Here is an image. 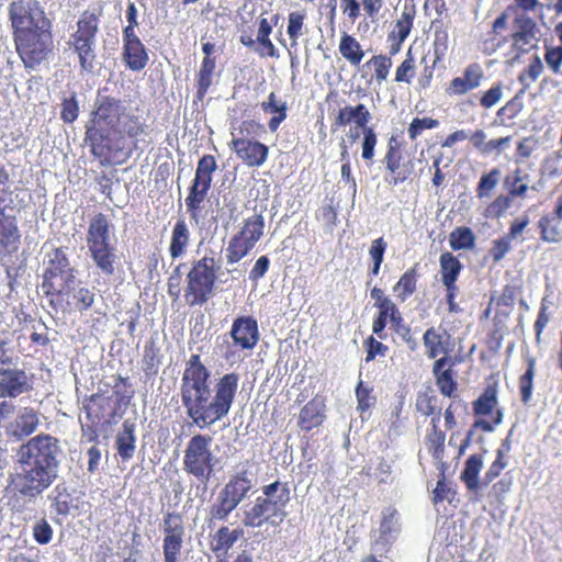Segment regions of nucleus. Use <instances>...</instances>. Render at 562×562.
Instances as JSON below:
<instances>
[{"label":"nucleus","instance_id":"nucleus-1","mask_svg":"<svg viewBox=\"0 0 562 562\" xmlns=\"http://www.w3.org/2000/svg\"><path fill=\"white\" fill-rule=\"evenodd\" d=\"M14 470L10 485L22 498L33 501L59 477L64 450L59 439L40 434L15 449Z\"/></svg>","mask_w":562,"mask_h":562},{"label":"nucleus","instance_id":"nucleus-2","mask_svg":"<svg viewBox=\"0 0 562 562\" xmlns=\"http://www.w3.org/2000/svg\"><path fill=\"white\" fill-rule=\"evenodd\" d=\"M211 371L183 373L180 384L181 403L187 416L201 429L224 418L236 396L239 375L224 374L211 389Z\"/></svg>","mask_w":562,"mask_h":562},{"label":"nucleus","instance_id":"nucleus-3","mask_svg":"<svg viewBox=\"0 0 562 562\" xmlns=\"http://www.w3.org/2000/svg\"><path fill=\"white\" fill-rule=\"evenodd\" d=\"M125 117L126 108L121 100L109 95L97 98L95 109L87 125L85 139L94 157H105L117 148L115 144L117 133Z\"/></svg>","mask_w":562,"mask_h":562},{"label":"nucleus","instance_id":"nucleus-4","mask_svg":"<svg viewBox=\"0 0 562 562\" xmlns=\"http://www.w3.org/2000/svg\"><path fill=\"white\" fill-rule=\"evenodd\" d=\"M291 501V490L288 482L279 480L263 485L261 495L244 504L241 524L247 528H260L265 524L277 525L286 517L285 507Z\"/></svg>","mask_w":562,"mask_h":562},{"label":"nucleus","instance_id":"nucleus-5","mask_svg":"<svg viewBox=\"0 0 562 562\" xmlns=\"http://www.w3.org/2000/svg\"><path fill=\"white\" fill-rule=\"evenodd\" d=\"M47 263L43 274V289L48 295H58L75 290L82 282L78 270L70 263L66 249L55 248L47 254Z\"/></svg>","mask_w":562,"mask_h":562},{"label":"nucleus","instance_id":"nucleus-6","mask_svg":"<svg viewBox=\"0 0 562 562\" xmlns=\"http://www.w3.org/2000/svg\"><path fill=\"white\" fill-rule=\"evenodd\" d=\"M212 437L198 434L191 437L183 456V469L198 481L206 484L215 471L216 457L211 450Z\"/></svg>","mask_w":562,"mask_h":562},{"label":"nucleus","instance_id":"nucleus-7","mask_svg":"<svg viewBox=\"0 0 562 562\" xmlns=\"http://www.w3.org/2000/svg\"><path fill=\"white\" fill-rule=\"evenodd\" d=\"M216 266L212 257H203L194 262L187 276L184 297L190 306L205 304L214 294Z\"/></svg>","mask_w":562,"mask_h":562},{"label":"nucleus","instance_id":"nucleus-8","mask_svg":"<svg viewBox=\"0 0 562 562\" xmlns=\"http://www.w3.org/2000/svg\"><path fill=\"white\" fill-rule=\"evenodd\" d=\"M98 31V16L86 11L77 22V31L70 36V44L78 55L80 69L88 74L94 70Z\"/></svg>","mask_w":562,"mask_h":562},{"label":"nucleus","instance_id":"nucleus-9","mask_svg":"<svg viewBox=\"0 0 562 562\" xmlns=\"http://www.w3.org/2000/svg\"><path fill=\"white\" fill-rule=\"evenodd\" d=\"M13 38L45 27H52L37 0H14L8 8Z\"/></svg>","mask_w":562,"mask_h":562},{"label":"nucleus","instance_id":"nucleus-10","mask_svg":"<svg viewBox=\"0 0 562 562\" xmlns=\"http://www.w3.org/2000/svg\"><path fill=\"white\" fill-rule=\"evenodd\" d=\"M50 29L45 27L13 38L16 52L25 68L35 69L52 53L53 36Z\"/></svg>","mask_w":562,"mask_h":562},{"label":"nucleus","instance_id":"nucleus-11","mask_svg":"<svg viewBox=\"0 0 562 562\" xmlns=\"http://www.w3.org/2000/svg\"><path fill=\"white\" fill-rule=\"evenodd\" d=\"M30 389V378L23 368L13 364L0 370V397L14 398Z\"/></svg>","mask_w":562,"mask_h":562},{"label":"nucleus","instance_id":"nucleus-12","mask_svg":"<svg viewBox=\"0 0 562 562\" xmlns=\"http://www.w3.org/2000/svg\"><path fill=\"white\" fill-rule=\"evenodd\" d=\"M232 148L249 167L262 166L268 157L269 148L267 145L246 137L233 138Z\"/></svg>","mask_w":562,"mask_h":562},{"label":"nucleus","instance_id":"nucleus-13","mask_svg":"<svg viewBox=\"0 0 562 562\" xmlns=\"http://www.w3.org/2000/svg\"><path fill=\"white\" fill-rule=\"evenodd\" d=\"M231 336L234 342L243 349H252L259 340L258 324L251 316H240L234 319Z\"/></svg>","mask_w":562,"mask_h":562},{"label":"nucleus","instance_id":"nucleus-14","mask_svg":"<svg viewBox=\"0 0 562 562\" xmlns=\"http://www.w3.org/2000/svg\"><path fill=\"white\" fill-rule=\"evenodd\" d=\"M41 422L37 412L32 407H22L16 416L8 426V435L16 440H21L34 434Z\"/></svg>","mask_w":562,"mask_h":562},{"label":"nucleus","instance_id":"nucleus-15","mask_svg":"<svg viewBox=\"0 0 562 562\" xmlns=\"http://www.w3.org/2000/svg\"><path fill=\"white\" fill-rule=\"evenodd\" d=\"M401 531L400 515L395 508L387 507L382 512L379 538L375 540V551H385L395 541Z\"/></svg>","mask_w":562,"mask_h":562},{"label":"nucleus","instance_id":"nucleus-16","mask_svg":"<svg viewBox=\"0 0 562 562\" xmlns=\"http://www.w3.org/2000/svg\"><path fill=\"white\" fill-rule=\"evenodd\" d=\"M47 499L50 503V515L52 519L61 524L60 517H67L70 515L72 508V498L67 487L64 484H58L47 495Z\"/></svg>","mask_w":562,"mask_h":562},{"label":"nucleus","instance_id":"nucleus-17","mask_svg":"<svg viewBox=\"0 0 562 562\" xmlns=\"http://www.w3.org/2000/svg\"><path fill=\"white\" fill-rule=\"evenodd\" d=\"M255 484L249 477L247 470H243L233 475L224 485V492L237 504H241L252 491Z\"/></svg>","mask_w":562,"mask_h":562},{"label":"nucleus","instance_id":"nucleus-18","mask_svg":"<svg viewBox=\"0 0 562 562\" xmlns=\"http://www.w3.org/2000/svg\"><path fill=\"white\" fill-rule=\"evenodd\" d=\"M370 120L371 113L364 104L359 103L355 106L347 105L340 109L335 117V125L346 126L350 123H355L357 127H361L362 131H364L366 128H370L367 126Z\"/></svg>","mask_w":562,"mask_h":562},{"label":"nucleus","instance_id":"nucleus-19","mask_svg":"<svg viewBox=\"0 0 562 562\" xmlns=\"http://www.w3.org/2000/svg\"><path fill=\"white\" fill-rule=\"evenodd\" d=\"M135 430V420L127 418L123 422L122 429L117 432L115 437L117 453L122 458V460H130L134 456L136 448Z\"/></svg>","mask_w":562,"mask_h":562},{"label":"nucleus","instance_id":"nucleus-20","mask_svg":"<svg viewBox=\"0 0 562 562\" xmlns=\"http://www.w3.org/2000/svg\"><path fill=\"white\" fill-rule=\"evenodd\" d=\"M91 254V258L95 263L97 268L102 272L105 277H111L115 272V263H116V254L115 247L111 244L105 245H97L93 247H88Z\"/></svg>","mask_w":562,"mask_h":562},{"label":"nucleus","instance_id":"nucleus-21","mask_svg":"<svg viewBox=\"0 0 562 562\" xmlns=\"http://www.w3.org/2000/svg\"><path fill=\"white\" fill-rule=\"evenodd\" d=\"M483 78V70L476 63L469 65L463 72L462 77L453 78L450 82V87L457 94L467 93L480 87Z\"/></svg>","mask_w":562,"mask_h":562},{"label":"nucleus","instance_id":"nucleus-22","mask_svg":"<svg viewBox=\"0 0 562 562\" xmlns=\"http://www.w3.org/2000/svg\"><path fill=\"white\" fill-rule=\"evenodd\" d=\"M514 26L516 31L512 34V38L515 46L528 45L531 41L537 40V24L536 22L526 14H519L514 20Z\"/></svg>","mask_w":562,"mask_h":562},{"label":"nucleus","instance_id":"nucleus-23","mask_svg":"<svg viewBox=\"0 0 562 562\" xmlns=\"http://www.w3.org/2000/svg\"><path fill=\"white\" fill-rule=\"evenodd\" d=\"M482 468L483 457L481 454H471L464 463L460 479L472 493H476L481 487H484L482 481L479 480Z\"/></svg>","mask_w":562,"mask_h":562},{"label":"nucleus","instance_id":"nucleus-24","mask_svg":"<svg viewBox=\"0 0 562 562\" xmlns=\"http://www.w3.org/2000/svg\"><path fill=\"white\" fill-rule=\"evenodd\" d=\"M244 535V530L236 528L231 530L227 526H222L214 535L212 541V551L220 558L221 554L226 555L228 550Z\"/></svg>","mask_w":562,"mask_h":562},{"label":"nucleus","instance_id":"nucleus-25","mask_svg":"<svg viewBox=\"0 0 562 562\" xmlns=\"http://www.w3.org/2000/svg\"><path fill=\"white\" fill-rule=\"evenodd\" d=\"M123 60L133 71H140L146 67L148 54L142 41L123 45Z\"/></svg>","mask_w":562,"mask_h":562},{"label":"nucleus","instance_id":"nucleus-26","mask_svg":"<svg viewBox=\"0 0 562 562\" xmlns=\"http://www.w3.org/2000/svg\"><path fill=\"white\" fill-rule=\"evenodd\" d=\"M110 225L104 214L95 215L89 225L87 243L88 247L110 244Z\"/></svg>","mask_w":562,"mask_h":562},{"label":"nucleus","instance_id":"nucleus-27","mask_svg":"<svg viewBox=\"0 0 562 562\" xmlns=\"http://www.w3.org/2000/svg\"><path fill=\"white\" fill-rule=\"evenodd\" d=\"M323 403L321 401L313 400L308 402L300 413L299 425L301 429L310 431L313 428L319 426L324 420Z\"/></svg>","mask_w":562,"mask_h":562},{"label":"nucleus","instance_id":"nucleus-28","mask_svg":"<svg viewBox=\"0 0 562 562\" xmlns=\"http://www.w3.org/2000/svg\"><path fill=\"white\" fill-rule=\"evenodd\" d=\"M19 363L20 356L16 350L14 334L8 330H0V370Z\"/></svg>","mask_w":562,"mask_h":562},{"label":"nucleus","instance_id":"nucleus-29","mask_svg":"<svg viewBox=\"0 0 562 562\" xmlns=\"http://www.w3.org/2000/svg\"><path fill=\"white\" fill-rule=\"evenodd\" d=\"M441 282L443 285H457L456 282L462 270V263L451 252H443L439 258Z\"/></svg>","mask_w":562,"mask_h":562},{"label":"nucleus","instance_id":"nucleus-30","mask_svg":"<svg viewBox=\"0 0 562 562\" xmlns=\"http://www.w3.org/2000/svg\"><path fill=\"white\" fill-rule=\"evenodd\" d=\"M190 232L187 223L183 220L176 222L171 240L169 246V252L172 259H177L183 255L186 247L189 244Z\"/></svg>","mask_w":562,"mask_h":562},{"label":"nucleus","instance_id":"nucleus-31","mask_svg":"<svg viewBox=\"0 0 562 562\" xmlns=\"http://www.w3.org/2000/svg\"><path fill=\"white\" fill-rule=\"evenodd\" d=\"M74 288L75 290L58 295L66 297L68 304H74L78 312L82 313L88 311L93 305L94 293L90 289L81 286V284L75 285Z\"/></svg>","mask_w":562,"mask_h":562},{"label":"nucleus","instance_id":"nucleus-32","mask_svg":"<svg viewBox=\"0 0 562 562\" xmlns=\"http://www.w3.org/2000/svg\"><path fill=\"white\" fill-rule=\"evenodd\" d=\"M261 108L266 113L276 114L270 119L268 123L269 130L271 132H276L279 128L281 122H283L286 119V102H278L276 93L271 92L268 97V100L266 102H262Z\"/></svg>","mask_w":562,"mask_h":562},{"label":"nucleus","instance_id":"nucleus-33","mask_svg":"<svg viewBox=\"0 0 562 562\" xmlns=\"http://www.w3.org/2000/svg\"><path fill=\"white\" fill-rule=\"evenodd\" d=\"M265 220L261 213H255L252 216L245 220L244 227L238 234L249 245H255L263 235Z\"/></svg>","mask_w":562,"mask_h":562},{"label":"nucleus","instance_id":"nucleus-34","mask_svg":"<svg viewBox=\"0 0 562 562\" xmlns=\"http://www.w3.org/2000/svg\"><path fill=\"white\" fill-rule=\"evenodd\" d=\"M238 507V505L222 488L210 508L211 519L223 521Z\"/></svg>","mask_w":562,"mask_h":562},{"label":"nucleus","instance_id":"nucleus-35","mask_svg":"<svg viewBox=\"0 0 562 562\" xmlns=\"http://www.w3.org/2000/svg\"><path fill=\"white\" fill-rule=\"evenodd\" d=\"M416 283L417 268L415 266L403 273L397 283L393 286V292L396 293L401 302H405L416 291Z\"/></svg>","mask_w":562,"mask_h":562},{"label":"nucleus","instance_id":"nucleus-36","mask_svg":"<svg viewBox=\"0 0 562 562\" xmlns=\"http://www.w3.org/2000/svg\"><path fill=\"white\" fill-rule=\"evenodd\" d=\"M339 52L352 65H359L364 56L359 42L346 33L340 38Z\"/></svg>","mask_w":562,"mask_h":562},{"label":"nucleus","instance_id":"nucleus-37","mask_svg":"<svg viewBox=\"0 0 562 562\" xmlns=\"http://www.w3.org/2000/svg\"><path fill=\"white\" fill-rule=\"evenodd\" d=\"M526 362L527 369L525 373L519 378V391L521 402L524 404H528L532 397L533 378L536 374V359L533 357H528Z\"/></svg>","mask_w":562,"mask_h":562},{"label":"nucleus","instance_id":"nucleus-38","mask_svg":"<svg viewBox=\"0 0 562 562\" xmlns=\"http://www.w3.org/2000/svg\"><path fill=\"white\" fill-rule=\"evenodd\" d=\"M215 69V59L204 57L198 74V95L200 99L204 97L212 85V76Z\"/></svg>","mask_w":562,"mask_h":562},{"label":"nucleus","instance_id":"nucleus-39","mask_svg":"<svg viewBox=\"0 0 562 562\" xmlns=\"http://www.w3.org/2000/svg\"><path fill=\"white\" fill-rule=\"evenodd\" d=\"M254 248L249 245L240 235H235L226 248L227 263L233 265L238 262L240 259L246 257L248 252Z\"/></svg>","mask_w":562,"mask_h":562},{"label":"nucleus","instance_id":"nucleus-40","mask_svg":"<svg viewBox=\"0 0 562 562\" xmlns=\"http://www.w3.org/2000/svg\"><path fill=\"white\" fill-rule=\"evenodd\" d=\"M449 244L453 250L472 249L475 236L469 227H458L449 236Z\"/></svg>","mask_w":562,"mask_h":562},{"label":"nucleus","instance_id":"nucleus-41","mask_svg":"<svg viewBox=\"0 0 562 562\" xmlns=\"http://www.w3.org/2000/svg\"><path fill=\"white\" fill-rule=\"evenodd\" d=\"M164 537L184 536L182 516L176 512H168L162 519Z\"/></svg>","mask_w":562,"mask_h":562},{"label":"nucleus","instance_id":"nucleus-42","mask_svg":"<svg viewBox=\"0 0 562 562\" xmlns=\"http://www.w3.org/2000/svg\"><path fill=\"white\" fill-rule=\"evenodd\" d=\"M184 536L164 537L162 553L165 562H179Z\"/></svg>","mask_w":562,"mask_h":562},{"label":"nucleus","instance_id":"nucleus-43","mask_svg":"<svg viewBox=\"0 0 562 562\" xmlns=\"http://www.w3.org/2000/svg\"><path fill=\"white\" fill-rule=\"evenodd\" d=\"M161 362L159 349L154 344L145 346L143 358V371L146 375H155Z\"/></svg>","mask_w":562,"mask_h":562},{"label":"nucleus","instance_id":"nucleus-44","mask_svg":"<svg viewBox=\"0 0 562 562\" xmlns=\"http://www.w3.org/2000/svg\"><path fill=\"white\" fill-rule=\"evenodd\" d=\"M19 227L0 235V259L12 256L18 251L20 246Z\"/></svg>","mask_w":562,"mask_h":562},{"label":"nucleus","instance_id":"nucleus-45","mask_svg":"<svg viewBox=\"0 0 562 562\" xmlns=\"http://www.w3.org/2000/svg\"><path fill=\"white\" fill-rule=\"evenodd\" d=\"M497 403L496 391L493 387H487L482 395L473 403L475 415L490 414Z\"/></svg>","mask_w":562,"mask_h":562},{"label":"nucleus","instance_id":"nucleus-46","mask_svg":"<svg viewBox=\"0 0 562 562\" xmlns=\"http://www.w3.org/2000/svg\"><path fill=\"white\" fill-rule=\"evenodd\" d=\"M207 192L209 189L203 188L202 186H199L192 181V184L189 188V194L186 198L187 210L192 213V216H195V213L200 209L201 203L206 198Z\"/></svg>","mask_w":562,"mask_h":562},{"label":"nucleus","instance_id":"nucleus-47","mask_svg":"<svg viewBox=\"0 0 562 562\" xmlns=\"http://www.w3.org/2000/svg\"><path fill=\"white\" fill-rule=\"evenodd\" d=\"M501 177V170L493 168L488 173L481 177L477 184V196L487 198L491 195V191L497 186Z\"/></svg>","mask_w":562,"mask_h":562},{"label":"nucleus","instance_id":"nucleus-48","mask_svg":"<svg viewBox=\"0 0 562 562\" xmlns=\"http://www.w3.org/2000/svg\"><path fill=\"white\" fill-rule=\"evenodd\" d=\"M390 322L393 330L405 341L412 351H415L418 348V341L413 337L411 328L404 324L401 314Z\"/></svg>","mask_w":562,"mask_h":562},{"label":"nucleus","instance_id":"nucleus-49","mask_svg":"<svg viewBox=\"0 0 562 562\" xmlns=\"http://www.w3.org/2000/svg\"><path fill=\"white\" fill-rule=\"evenodd\" d=\"M424 345L427 348V356L435 359L442 349L441 336L435 330L434 327L428 328L424 334Z\"/></svg>","mask_w":562,"mask_h":562},{"label":"nucleus","instance_id":"nucleus-50","mask_svg":"<svg viewBox=\"0 0 562 562\" xmlns=\"http://www.w3.org/2000/svg\"><path fill=\"white\" fill-rule=\"evenodd\" d=\"M14 209V203L0 205V235L18 228L16 216L13 214Z\"/></svg>","mask_w":562,"mask_h":562},{"label":"nucleus","instance_id":"nucleus-51","mask_svg":"<svg viewBox=\"0 0 562 562\" xmlns=\"http://www.w3.org/2000/svg\"><path fill=\"white\" fill-rule=\"evenodd\" d=\"M79 104L76 92H72L69 98H65L61 103L60 117L65 123H72L78 119Z\"/></svg>","mask_w":562,"mask_h":562},{"label":"nucleus","instance_id":"nucleus-52","mask_svg":"<svg viewBox=\"0 0 562 562\" xmlns=\"http://www.w3.org/2000/svg\"><path fill=\"white\" fill-rule=\"evenodd\" d=\"M524 178L520 175V170H516L514 176H507L504 184L509 191L512 196H522L528 190V184L522 182Z\"/></svg>","mask_w":562,"mask_h":562},{"label":"nucleus","instance_id":"nucleus-53","mask_svg":"<svg viewBox=\"0 0 562 562\" xmlns=\"http://www.w3.org/2000/svg\"><path fill=\"white\" fill-rule=\"evenodd\" d=\"M439 125L437 120L430 117H415L408 127V136L412 140L416 139L424 130L436 128Z\"/></svg>","mask_w":562,"mask_h":562},{"label":"nucleus","instance_id":"nucleus-54","mask_svg":"<svg viewBox=\"0 0 562 562\" xmlns=\"http://www.w3.org/2000/svg\"><path fill=\"white\" fill-rule=\"evenodd\" d=\"M33 538L40 544H47L53 538V528L45 518L38 519L33 526Z\"/></svg>","mask_w":562,"mask_h":562},{"label":"nucleus","instance_id":"nucleus-55","mask_svg":"<svg viewBox=\"0 0 562 562\" xmlns=\"http://www.w3.org/2000/svg\"><path fill=\"white\" fill-rule=\"evenodd\" d=\"M9 183V171L3 165H0V205L14 203L13 191L10 189Z\"/></svg>","mask_w":562,"mask_h":562},{"label":"nucleus","instance_id":"nucleus-56","mask_svg":"<svg viewBox=\"0 0 562 562\" xmlns=\"http://www.w3.org/2000/svg\"><path fill=\"white\" fill-rule=\"evenodd\" d=\"M305 15L301 12H291L289 14V23H288V35L292 41V46H295L297 43V38L301 35V30L303 26Z\"/></svg>","mask_w":562,"mask_h":562},{"label":"nucleus","instance_id":"nucleus-57","mask_svg":"<svg viewBox=\"0 0 562 562\" xmlns=\"http://www.w3.org/2000/svg\"><path fill=\"white\" fill-rule=\"evenodd\" d=\"M512 239L506 235L495 239L490 250L491 256L495 262H499L512 250Z\"/></svg>","mask_w":562,"mask_h":562},{"label":"nucleus","instance_id":"nucleus-58","mask_svg":"<svg viewBox=\"0 0 562 562\" xmlns=\"http://www.w3.org/2000/svg\"><path fill=\"white\" fill-rule=\"evenodd\" d=\"M369 64H373L375 68V77L379 81H383L387 78L390 68L392 66V60L390 57L383 55L373 56L368 65Z\"/></svg>","mask_w":562,"mask_h":562},{"label":"nucleus","instance_id":"nucleus-59","mask_svg":"<svg viewBox=\"0 0 562 562\" xmlns=\"http://www.w3.org/2000/svg\"><path fill=\"white\" fill-rule=\"evenodd\" d=\"M437 378V385L440 389V392L445 396H451L454 390L457 389V383L452 378V370L447 369L442 371L440 374H438Z\"/></svg>","mask_w":562,"mask_h":562},{"label":"nucleus","instance_id":"nucleus-60","mask_svg":"<svg viewBox=\"0 0 562 562\" xmlns=\"http://www.w3.org/2000/svg\"><path fill=\"white\" fill-rule=\"evenodd\" d=\"M363 140H362V158L366 160H371L374 156V147L376 145V134L373 128H366L362 131Z\"/></svg>","mask_w":562,"mask_h":562},{"label":"nucleus","instance_id":"nucleus-61","mask_svg":"<svg viewBox=\"0 0 562 562\" xmlns=\"http://www.w3.org/2000/svg\"><path fill=\"white\" fill-rule=\"evenodd\" d=\"M414 63L409 50L405 60L396 69L395 81L409 83L415 67Z\"/></svg>","mask_w":562,"mask_h":562},{"label":"nucleus","instance_id":"nucleus-62","mask_svg":"<svg viewBox=\"0 0 562 562\" xmlns=\"http://www.w3.org/2000/svg\"><path fill=\"white\" fill-rule=\"evenodd\" d=\"M364 345L367 347V362L372 361L378 355L385 356L387 351V347L381 341L376 340L373 336L368 337L364 341Z\"/></svg>","mask_w":562,"mask_h":562},{"label":"nucleus","instance_id":"nucleus-63","mask_svg":"<svg viewBox=\"0 0 562 562\" xmlns=\"http://www.w3.org/2000/svg\"><path fill=\"white\" fill-rule=\"evenodd\" d=\"M142 131H143L142 125L138 122V119L136 116H130L126 114V117L123 120L122 125H120L117 138L122 134H127L130 136H137Z\"/></svg>","mask_w":562,"mask_h":562},{"label":"nucleus","instance_id":"nucleus-64","mask_svg":"<svg viewBox=\"0 0 562 562\" xmlns=\"http://www.w3.org/2000/svg\"><path fill=\"white\" fill-rule=\"evenodd\" d=\"M546 63L554 74H558L562 64V46L547 47Z\"/></svg>","mask_w":562,"mask_h":562}]
</instances>
